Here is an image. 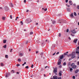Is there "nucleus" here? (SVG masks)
Wrapping results in <instances>:
<instances>
[{
	"label": "nucleus",
	"instance_id": "nucleus-11",
	"mask_svg": "<svg viewBox=\"0 0 79 79\" xmlns=\"http://www.w3.org/2000/svg\"><path fill=\"white\" fill-rule=\"evenodd\" d=\"M19 56H23V53H20L19 54Z\"/></svg>",
	"mask_w": 79,
	"mask_h": 79
},
{
	"label": "nucleus",
	"instance_id": "nucleus-10",
	"mask_svg": "<svg viewBox=\"0 0 79 79\" xmlns=\"http://www.w3.org/2000/svg\"><path fill=\"white\" fill-rule=\"evenodd\" d=\"M10 76V73H8L6 74V77H7L9 76Z\"/></svg>",
	"mask_w": 79,
	"mask_h": 79
},
{
	"label": "nucleus",
	"instance_id": "nucleus-50",
	"mask_svg": "<svg viewBox=\"0 0 79 79\" xmlns=\"http://www.w3.org/2000/svg\"><path fill=\"white\" fill-rule=\"evenodd\" d=\"M64 55H67V54H66V53H64Z\"/></svg>",
	"mask_w": 79,
	"mask_h": 79
},
{
	"label": "nucleus",
	"instance_id": "nucleus-27",
	"mask_svg": "<svg viewBox=\"0 0 79 79\" xmlns=\"http://www.w3.org/2000/svg\"><path fill=\"white\" fill-rule=\"evenodd\" d=\"M1 66H3L4 64H3V63H2L1 64Z\"/></svg>",
	"mask_w": 79,
	"mask_h": 79
},
{
	"label": "nucleus",
	"instance_id": "nucleus-17",
	"mask_svg": "<svg viewBox=\"0 0 79 79\" xmlns=\"http://www.w3.org/2000/svg\"><path fill=\"white\" fill-rule=\"evenodd\" d=\"M2 20H3L4 21L5 20V17H2Z\"/></svg>",
	"mask_w": 79,
	"mask_h": 79
},
{
	"label": "nucleus",
	"instance_id": "nucleus-15",
	"mask_svg": "<svg viewBox=\"0 0 79 79\" xmlns=\"http://www.w3.org/2000/svg\"><path fill=\"white\" fill-rule=\"evenodd\" d=\"M10 6L11 7H13V5L12 3H10Z\"/></svg>",
	"mask_w": 79,
	"mask_h": 79
},
{
	"label": "nucleus",
	"instance_id": "nucleus-13",
	"mask_svg": "<svg viewBox=\"0 0 79 79\" xmlns=\"http://www.w3.org/2000/svg\"><path fill=\"white\" fill-rule=\"evenodd\" d=\"M70 16L72 17V18H74V15H73V13H72L70 15Z\"/></svg>",
	"mask_w": 79,
	"mask_h": 79
},
{
	"label": "nucleus",
	"instance_id": "nucleus-37",
	"mask_svg": "<svg viewBox=\"0 0 79 79\" xmlns=\"http://www.w3.org/2000/svg\"><path fill=\"white\" fill-rule=\"evenodd\" d=\"M33 66H34V64H32L31 66V68H33Z\"/></svg>",
	"mask_w": 79,
	"mask_h": 79
},
{
	"label": "nucleus",
	"instance_id": "nucleus-53",
	"mask_svg": "<svg viewBox=\"0 0 79 79\" xmlns=\"http://www.w3.org/2000/svg\"><path fill=\"white\" fill-rule=\"evenodd\" d=\"M29 11V10H27L26 12H28Z\"/></svg>",
	"mask_w": 79,
	"mask_h": 79
},
{
	"label": "nucleus",
	"instance_id": "nucleus-21",
	"mask_svg": "<svg viewBox=\"0 0 79 79\" xmlns=\"http://www.w3.org/2000/svg\"><path fill=\"white\" fill-rule=\"evenodd\" d=\"M73 69L72 68H70V72H72V71H73Z\"/></svg>",
	"mask_w": 79,
	"mask_h": 79
},
{
	"label": "nucleus",
	"instance_id": "nucleus-43",
	"mask_svg": "<svg viewBox=\"0 0 79 79\" xmlns=\"http://www.w3.org/2000/svg\"><path fill=\"white\" fill-rule=\"evenodd\" d=\"M58 79H61V77H59L58 78Z\"/></svg>",
	"mask_w": 79,
	"mask_h": 79
},
{
	"label": "nucleus",
	"instance_id": "nucleus-46",
	"mask_svg": "<svg viewBox=\"0 0 79 79\" xmlns=\"http://www.w3.org/2000/svg\"><path fill=\"white\" fill-rule=\"evenodd\" d=\"M12 50H13V49H11L10 52H12Z\"/></svg>",
	"mask_w": 79,
	"mask_h": 79
},
{
	"label": "nucleus",
	"instance_id": "nucleus-41",
	"mask_svg": "<svg viewBox=\"0 0 79 79\" xmlns=\"http://www.w3.org/2000/svg\"><path fill=\"white\" fill-rule=\"evenodd\" d=\"M5 57H6V58H8V55H6L5 56Z\"/></svg>",
	"mask_w": 79,
	"mask_h": 79
},
{
	"label": "nucleus",
	"instance_id": "nucleus-24",
	"mask_svg": "<svg viewBox=\"0 0 79 79\" xmlns=\"http://www.w3.org/2000/svg\"><path fill=\"white\" fill-rule=\"evenodd\" d=\"M34 34V33H33V32H30V35H32V34Z\"/></svg>",
	"mask_w": 79,
	"mask_h": 79
},
{
	"label": "nucleus",
	"instance_id": "nucleus-59",
	"mask_svg": "<svg viewBox=\"0 0 79 79\" xmlns=\"http://www.w3.org/2000/svg\"><path fill=\"white\" fill-rule=\"evenodd\" d=\"M71 35H72V36H74V35H73L72 34H71Z\"/></svg>",
	"mask_w": 79,
	"mask_h": 79
},
{
	"label": "nucleus",
	"instance_id": "nucleus-31",
	"mask_svg": "<svg viewBox=\"0 0 79 79\" xmlns=\"http://www.w3.org/2000/svg\"><path fill=\"white\" fill-rule=\"evenodd\" d=\"M76 53H77V54H79V51H77L76 52Z\"/></svg>",
	"mask_w": 79,
	"mask_h": 79
},
{
	"label": "nucleus",
	"instance_id": "nucleus-25",
	"mask_svg": "<svg viewBox=\"0 0 79 79\" xmlns=\"http://www.w3.org/2000/svg\"><path fill=\"white\" fill-rule=\"evenodd\" d=\"M66 62H64V63H63V65L64 66H65V65H66Z\"/></svg>",
	"mask_w": 79,
	"mask_h": 79
},
{
	"label": "nucleus",
	"instance_id": "nucleus-23",
	"mask_svg": "<svg viewBox=\"0 0 79 79\" xmlns=\"http://www.w3.org/2000/svg\"><path fill=\"white\" fill-rule=\"evenodd\" d=\"M74 16H77V15L76 14V12L74 13Z\"/></svg>",
	"mask_w": 79,
	"mask_h": 79
},
{
	"label": "nucleus",
	"instance_id": "nucleus-22",
	"mask_svg": "<svg viewBox=\"0 0 79 79\" xmlns=\"http://www.w3.org/2000/svg\"><path fill=\"white\" fill-rule=\"evenodd\" d=\"M59 68L60 69V68H62V65H60L59 66Z\"/></svg>",
	"mask_w": 79,
	"mask_h": 79
},
{
	"label": "nucleus",
	"instance_id": "nucleus-32",
	"mask_svg": "<svg viewBox=\"0 0 79 79\" xmlns=\"http://www.w3.org/2000/svg\"><path fill=\"white\" fill-rule=\"evenodd\" d=\"M59 76H61L62 75L61 73H59Z\"/></svg>",
	"mask_w": 79,
	"mask_h": 79
},
{
	"label": "nucleus",
	"instance_id": "nucleus-20",
	"mask_svg": "<svg viewBox=\"0 0 79 79\" xmlns=\"http://www.w3.org/2000/svg\"><path fill=\"white\" fill-rule=\"evenodd\" d=\"M3 42L4 44H5V43H6V40H4Z\"/></svg>",
	"mask_w": 79,
	"mask_h": 79
},
{
	"label": "nucleus",
	"instance_id": "nucleus-34",
	"mask_svg": "<svg viewBox=\"0 0 79 79\" xmlns=\"http://www.w3.org/2000/svg\"><path fill=\"white\" fill-rule=\"evenodd\" d=\"M59 37H61V33H59Z\"/></svg>",
	"mask_w": 79,
	"mask_h": 79
},
{
	"label": "nucleus",
	"instance_id": "nucleus-42",
	"mask_svg": "<svg viewBox=\"0 0 79 79\" xmlns=\"http://www.w3.org/2000/svg\"><path fill=\"white\" fill-rule=\"evenodd\" d=\"M20 66V64H17V66Z\"/></svg>",
	"mask_w": 79,
	"mask_h": 79
},
{
	"label": "nucleus",
	"instance_id": "nucleus-18",
	"mask_svg": "<svg viewBox=\"0 0 79 79\" xmlns=\"http://www.w3.org/2000/svg\"><path fill=\"white\" fill-rule=\"evenodd\" d=\"M18 60L19 62H21V60L20 59H18Z\"/></svg>",
	"mask_w": 79,
	"mask_h": 79
},
{
	"label": "nucleus",
	"instance_id": "nucleus-38",
	"mask_svg": "<svg viewBox=\"0 0 79 79\" xmlns=\"http://www.w3.org/2000/svg\"><path fill=\"white\" fill-rule=\"evenodd\" d=\"M47 8H46L45 9H44V10L45 11H47Z\"/></svg>",
	"mask_w": 79,
	"mask_h": 79
},
{
	"label": "nucleus",
	"instance_id": "nucleus-49",
	"mask_svg": "<svg viewBox=\"0 0 79 79\" xmlns=\"http://www.w3.org/2000/svg\"><path fill=\"white\" fill-rule=\"evenodd\" d=\"M69 40H71V38H70V37H69Z\"/></svg>",
	"mask_w": 79,
	"mask_h": 79
},
{
	"label": "nucleus",
	"instance_id": "nucleus-1",
	"mask_svg": "<svg viewBox=\"0 0 79 79\" xmlns=\"http://www.w3.org/2000/svg\"><path fill=\"white\" fill-rule=\"evenodd\" d=\"M76 53L74 52H73L72 54H70L69 55V56H72V58H74L76 57Z\"/></svg>",
	"mask_w": 79,
	"mask_h": 79
},
{
	"label": "nucleus",
	"instance_id": "nucleus-57",
	"mask_svg": "<svg viewBox=\"0 0 79 79\" xmlns=\"http://www.w3.org/2000/svg\"><path fill=\"white\" fill-rule=\"evenodd\" d=\"M77 48L78 49H79V46L77 47Z\"/></svg>",
	"mask_w": 79,
	"mask_h": 79
},
{
	"label": "nucleus",
	"instance_id": "nucleus-16",
	"mask_svg": "<svg viewBox=\"0 0 79 79\" xmlns=\"http://www.w3.org/2000/svg\"><path fill=\"white\" fill-rule=\"evenodd\" d=\"M69 3L70 5H72L73 4L72 3V1H69Z\"/></svg>",
	"mask_w": 79,
	"mask_h": 79
},
{
	"label": "nucleus",
	"instance_id": "nucleus-5",
	"mask_svg": "<svg viewBox=\"0 0 79 79\" xmlns=\"http://www.w3.org/2000/svg\"><path fill=\"white\" fill-rule=\"evenodd\" d=\"M71 32L72 34H76V33L77 32L76 31H75V29L71 30Z\"/></svg>",
	"mask_w": 79,
	"mask_h": 79
},
{
	"label": "nucleus",
	"instance_id": "nucleus-29",
	"mask_svg": "<svg viewBox=\"0 0 79 79\" xmlns=\"http://www.w3.org/2000/svg\"><path fill=\"white\" fill-rule=\"evenodd\" d=\"M26 64V62H25L24 64H22V66H24V64Z\"/></svg>",
	"mask_w": 79,
	"mask_h": 79
},
{
	"label": "nucleus",
	"instance_id": "nucleus-4",
	"mask_svg": "<svg viewBox=\"0 0 79 79\" xmlns=\"http://www.w3.org/2000/svg\"><path fill=\"white\" fill-rule=\"evenodd\" d=\"M32 21V20H31V21H30V19H27L26 20H25V22L27 23H30V22H31Z\"/></svg>",
	"mask_w": 79,
	"mask_h": 79
},
{
	"label": "nucleus",
	"instance_id": "nucleus-30",
	"mask_svg": "<svg viewBox=\"0 0 79 79\" xmlns=\"http://www.w3.org/2000/svg\"><path fill=\"white\" fill-rule=\"evenodd\" d=\"M20 23H21V25H23V22L21 21Z\"/></svg>",
	"mask_w": 79,
	"mask_h": 79
},
{
	"label": "nucleus",
	"instance_id": "nucleus-19",
	"mask_svg": "<svg viewBox=\"0 0 79 79\" xmlns=\"http://www.w3.org/2000/svg\"><path fill=\"white\" fill-rule=\"evenodd\" d=\"M3 48H6V45H5L3 46Z\"/></svg>",
	"mask_w": 79,
	"mask_h": 79
},
{
	"label": "nucleus",
	"instance_id": "nucleus-26",
	"mask_svg": "<svg viewBox=\"0 0 79 79\" xmlns=\"http://www.w3.org/2000/svg\"><path fill=\"white\" fill-rule=\"evenodd\" d=\"M55 23H56V22L54 20H53L52 21V23L53 24H55Z\"/></svg>",
	"mask_w": 79,
	"mask_h": 79
},
{
	"label": "nucleus",
	"instance_id": "nucleus-62",
	"mask_svg": "<svg viewBox=\"0 0 79 79\" xmlns=\"http://www.w3.org/2000/svg\"><path fill=\"white\" fill-rule=\"evenodd\" d=\"M78 26H79V22L78 23Z\"/></svg>",
	"mask_w": 79,
	"mask_h": 79
},
{
	"label": "nucleus",
	"instance_id": "nucleus-45",
	"mask_svg": "<svg viewBox=\"0 0 79 79\" xmlns=\"http://www.w3.org/2000/svg\"><path fill=\"white\" fill-rule=\"evenodd\" d=\"M36 42L37 43H39V41L38 40H37L36 41Z\"/></svg>",
	"mask_w": 79,
	"mask_h": 79
},
{
	"label": "nucleus",
	"instance_id": "nucleus-6",
	"mask_svg": "<svg viewBox=\"0 0 79 79\" xmlns=\"http://www.w3.org/2000/svg\"><path fill=\"white\" fill-rule=\"evenodd\" d=\"M57 72V69L56 68H55L54 69L53 72L54 73H56Z\"/></svg>",
	"mask_w": 79,
	"mask_h": 79
},
{
	"label": "nucleus",
	"instance_id": "nucleus-3",
	"mask_svg": "<svg viewBox=\"0 0 79 79\" xmlns=\"http://www.w3.org/2000/svg\"><path fill=\"white\" fill-rule=\"evenodd\" d=\"M61 63V60L59 59L57 63V65H60Z\"/></svg>",
	"mask_w": 79,
	"mask_h": 79
},
{
	"label": "nucleus",
	"instance_id": "nucleus-60",
	"mask_svg": "<svg viewBox=\"0 0 79 79\" xmlns=\"http://www.w3.org/2000/svg\"><path fill=\"white\" fill-rule=\"evenodd\" d=\"M36 25H38V23H36Z\"/></svg>",
	"mask_w": 79,
	"mask_h": 79
},
{
	"label": "nucleus",
	"instance_id": "nucleus-39",
	"mask_svg": "<svg viewBox=\"0 0 79 79\" xmlns=\"http://www.w3.org/2000/svg\"><path fill=\"white\" fill-rule=\"evenodd\" d=\"M73 79H75V78H76L75 76H73Z\"/></svg>",
	"mask_w": 79,
	"mask_h": 79
},
{
	"label": "nucleus",
	"instance_id": "nucleus-52",
	"mask_svg": "<svg viewBox=\"0 0 79 79\" xmlns=\"http://www.w3.org/2000/svg\"><path fill=\"white\" fill-rule=\"evenodd\" d=\"M55 55V53H54L53 54V55Z\"/></svg>",
	"mask_w": 79,
	"mask_h": 79
},
{
	"label": "nucleus",
	"instance_id": "nucleus-63",
	"mask_svg": "<svg viewBox=\"0 0 79 79\" xmlns=\"http://www.w3.org/2000/svg\"><path fill=\"white\" fill-rule=\"evenodd\" d=\"M19 18V17H16V18L17 19H18V18Z\"/></svg>",
	"mask_w": 79,
	"mask_h": 79
},
{
	"label": "nucleus",
	"instance_id": "nucleus-28",
	"mask_svg": "<svg viewBox=\"0 0 79 79\" xmlns=\"http://www.w3.org/2000/svg\"><path fill=\"white\" fill-rule=\"evenodd\" d=\"M11 73H15V71H14L13 70H12L11 71Z\"/></svg>",
	"mask_w": 79,
	"mask_h": 79
},
{
	"label": "nucleus",
	"instance_id": "nucleus-2",
	"mask_svg": "<svg viewBox=\"0 0 79 79\" xmlns=\"http://www.w3.org/2000/svg\"><path fill=\"white\" fill-rule=\"evenodd\" d=\"M71 66H72V68L73 69H75L77 67L76 65H74V63H73L71 65Z\"/></svg>",
	"mask_w": 79,
	"mask_h": 79
},
{
	"label": "nucleus",
	"instance_id": "nucleus-40",
	"mask_svg": "<svg viewBox=\"0 0 79 79\" xmlns=\"http://www.w3.org/2000/svg\"><path fill=\"white\" fill-rule=\"evenodd\" d=\"M77 64L78 65H79V61H78V62H77Z\"/></svg>",
	"mask_w": 79,
	"mask_h": 79
},
{
	"label": "nucleus",
	"instance_id": "nucleus-61",
	"mask_svg": "<svg viewBox=\"0 0 79 79\" xmlns=\"http://www.w3.org/2000/svg\"><path fill=\"white\" fill-rule=\"evenodd\" d=\"M51 79H54L53 78H51Z\"/></svg>",
	"mask_w": 79,
	"mask_h": 79
},
{
	"label": "nucleus",
	"instance_id": "nucleus-54",
	"mask_svg": "<svg viewBox=\"0 0 79 79\" xmlns=\"http://www.w3.org/2000/svg\"><path fill=\"white\" fill-rule=\"evenodd\" d=\"M38 52H38V51H36V53H38Z\"/></svg>",
	"mask_w": 79,
	"mask_h": 79
},
{
	"label": "nucleus",
	"instance_id": "nucleus-55",
	"mask_svg": "<svg viewBox=\"0 0 79 79\" xmlns=\"http://www.w3.org/2000/svg\"><path fill=\"white\" fill-rule=\"evenodd\" d=\"M44 77H45V76H46L45 75V74H44Z\"/></svg>",
	"mask_w": 79,
	"mask_h": 79
},
{
	"label": "nucleus",
	"instance_id": "nucleus-7",
	"mask_svg": "<svg viewBox=\"0 0 79 79\" xmlns=\"http://www.w3.org/2000/svg\"><path fill=\"white\" fill-rule=\"evenodd\" d=\"M60 59L61 60L64 58V56L62 55L60 56Z\"/></svg>",
	"mask_w": 79,
	"mask_h": 79
},
{
	"label": "nucleus",
	"instance_id": "nucleus-58",
	"mask_svg": "<svg viewBox=\"0 0 79 79\" xmlns=\"http://www.w3.org/2000/svg\"><path fill=\"white\" fill-rule=\"evenodd\" d=\"M16 73H17V74H19V72H17Z\"/></svg>",
	"mask_w": 79,
	"mask_h": 79
},
{
	"label": "nucleus",
	"instance_id": "nucleus-36",
	"mask_svg": "<svg viewBox=\"0 0 79 79\" xmlns=\"http://www.w3.org/2000/svg\"><path fill=\"white\" fill-rule=\"evenodd\" d=\"M26 68H27V69H28V68H29V66H26V67H25Z\"/></svg>",
	"mask_w": 79,
	"mask_h": 79
},
{
	"label": "nucleus",
	"instance_id": "nucleus-33",
	"mask_svg": "<svg viewBox=\"0 0 79 79\" xmlns=\"http://www.w3.org/2000/svg\"><path fill=\"white\" fill-rule=\"evenodd\" d=\"M10 19H13V18H12V15H10Z\"/></svg>",
	"mask_w": 79,
	"mask_h": 79
},
{
	"label": "nucleus",
	"instance_id": "nucleus-48",
	"mask_svg": "<svg viewBox=\"0 0 79 79\" xmlns=\"http://www.w3.org/2000/svg\"><path fill=\"white\" fill-rule=\"evenodd\" d=\"M77 8H78V9H79V6H78L77 7Z\"/></svg>",
	"mask_w": 79,
	"mask_h": 79
},
{
	"label": "nucleus",
	"instance_id": "nucleus-12",
	"mask_svg": "<svg viewBox=\"0 0 79 79\" xmlns=\"http://www.w3.org/2000/svg\"><path fill=\"white\" fill-rule=\"evenodd\" d=\"M79 70L78 69H77L75 71V73H77L78 72H79Z\"/></svg>",
	"mask_w": 79,
	"mask_h": 79
},
{
	"label": "nucleus",
	"instance_id": "nucleus-35",
	"mask_svg": "<svg viewBox=\"0 0 79 79\" xmlns=\"http://www.w3.org/2000/svg\"><path fill=\"white\" fill-rule=\"evenodd\" d=\"M66 32H69V29H67V30H66Z\"/></svg>",
	"mask_w": 79,
	"mask_h": 79
},
{
	"label": "nucleus",
	"instance_id": "nucleus-51",
	"mask_svg": "<svg viewBox=\"0 0 79 79\" xmlns=\"http://www.w3.org/2000/svg\"><path fill=\"white\" fill-rule=\"evenodd\" d=\"M59 52H57V53H56V55H58V54H59Z\"/></svg>",
	"mask_w": 79,
	"mask_h": 79
},
{
	"label": "nucleus",
	"instance_id": "nucleus-56",
	"mask_svg": "<svg viewBox=\"0 0 79 79\" xmlns=\"http://www.w3.org/2000/svg\"><path fill=\"white\" fill-rule=\"evenodd\" d=\"M0 9H1V10H2V7H0Z\"/></svg>",
	"mask_w": 79,
	"mask_h": 79
},
{
	"label": "nucleus",
	"instance_id": "nucleus-64",
	"mask_svg": "<svg viewBox=\"0 0 79 79\" xmlns=\"http://www.w3.org/2000/svg\"><path fill=\"white\" fill-rule=\"evenodd\" d=\"M29 51H31V49H29Z\"/></svg>",
	"mask_w": 79,
	"mask_h": 79
},
{
	"label": "nucleus",
	"instance_id": "nucleus-8",
	"mask_svg": "<svg viewBox=\"0 0 79 79\" xmlns=\"http://www.w3.org/2000/svg\"><path fill=\"white\" fill-rule=\"evenodd\" d=\"M53 78L54 79H58V77L56 76H53Z\"/></svg>",
	"mask_w": 79,
	"mask_h": 79
},
{
	"label": "nucleus",
	"instance_id": "nucleus-9",
	"mask_svg": "<svg viewBox=\"0 0 79 79\" xmlns=\"http://www.w3.org/2000/svg\"><path fill=\"white\" fill-rule=\"evenodd\" d=\"M4 8L5 9V10H8V7L6 6Z\"/></svg>",
	"mask_w": 79,
	"mask_h": 79
},
{
	"label": "nucleus",
	"instance_id": "nucleus-14",
	"mask_svg": "<svg viewBox=\"0 0 79 79\" xmlns=\"http://www.w3.org/2000/svg\"><path fill=\"white\" fill-rule=\"evenodd\" d=\"M77 40L75 39L74 40L73 42L74 43H76V42H77Z\"/></svg>",
	"mask_w": 79,
	"mask_h": 79
},
{
	"label": "nucleus",
	"instance_id": "nucleus-44",
	"mask_svg": "<svg viewBox=\"0 0 79 79\" xmlns=\"http://www.w3.org/2000/svg\"><path fill=\"white\" fill-rule=\"evenodd\" d=\"M24 3H26V0H24Z\"/></svg>",
	"mask_w": 79,
	"mask_h": 79
},
{
	"label": "nucleus",
	"instance_id": "nucleus-47",
	"mask_svg": "<svg viewBox=\"0 0 79 79\" xmlns=\"http://www.w3.org/2000/svg\"><path fill=\"white\" fill-rule=\"evenodd\" d=\"M67 6H68L69 7V6H69V5H68V4H66V5Z\"/></svg>",
	"mask_w": 79,
	"mask_h": 79
}]
</instances>
